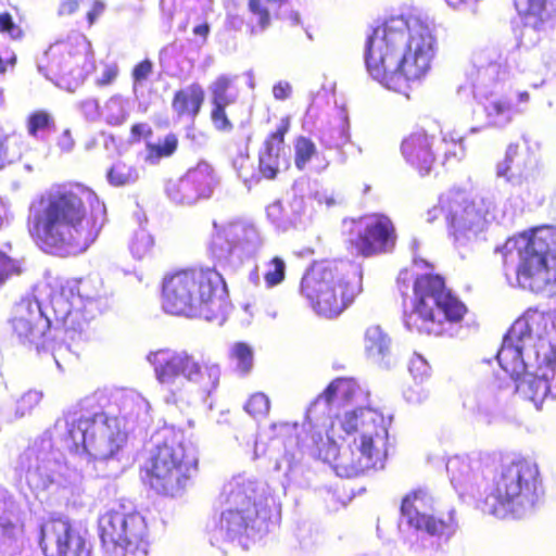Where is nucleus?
<instances>
[{"instance_id":"obj_62","label":"nucleus","mask_w":556,"mask_h":556,"mask_svg":"<svg viewBox=\"0 0 556 556\" xmlns=\"http://www.w3.org/2000/svg\"><path fill=\"white\" fill-rule=\"evenodd\" d=\"M292 93V87L288 81H278L273 87V96L276 100H287L291 97Z\"/></svg>"},{"instance_id":"obj_50","label":"nucleus","mask_w":556,"mask_h":556,"mask_svg":"<svg viewBox=\"0 0 556 556\" xmlns=\"http://www.w3.org/2000/svg\"><path fill=\"white\" fill-rule=\"evenodd\" d=\"M42 399V393L36 390H29L22 394V396L16 400L15 405V414L21 418L29 415L33 409L40 403Z\"/></svg>"},{"instance_id":"obj_60","label":"nucleus","mask_w":556,"mask_h":556,"mask_svg":"<svg viewBox=\"0 0 556 556\" xmlns=\"http://www.w3.org/2000/svg\"><path fill=\"white\" fill-rule=\"evenodd\" d=\"M56 147L62 153H71L75 148V140L71 129H64L56 138Z\"/></svg>"},{"instance_id":"obj_28","label":"nucleus","mask_w":556,"mask_h":556,"mask_svg":"<svg viewBox=\"0 0 556 556\" xmlns=\"http://www.w3.org/2000/svg\"><path fill=\"white\" fill-rule=\"evenodd\" d=\"M237 81V75L222 74L208 86L212 104L211 121L218 131L230 132L233 129L226 108L235 104L239 98Z\"/></svg>"},{"instance_id":"obj_37","label":"nucleus","mask_w":556,"mask_h":556,"mask_svg":"<svg viewBox=\"0 0 556 556\" xmlns=\"http://www.w3.org/2000/svg\"><path fill=\"white\" fill-rule=\"evenodd\" d=\"M517 155L518 146L514 143L509 144L504 160L496 166V176L504 178L511 185H520L523 180L529 179L533 175L535 166V161L531 157L520 166L519 163H516Z\"/></svg>"},{"instance_id":"obj_10","label":"nucleus","mask_w":556,"mask_h":556,"mask_svg":"<svg viewBox=\"0 0 556 556\" xmlns=\"http://www.w3.org/2000/svg\"><path fill=\"white\" fill-rule=\"evenodd\" d=\"M150 444L146 467L151 488L167 496L181 494L198 472L195 445L172 426L156 430Z\"/></svg>"},{"instance_id":"obj_63","label":"nucleus","mask_w":556,"mask_h":556,"mask_svg":"<svg viewBox=\"0 0 556 556\" xmlns=\"http://www.w3.org/2000/svg\"><path fill=\"white\" fill-rule=\"evenodd\" d=\"M186 137L197 146H202L206 141V136L194 127V122L187 127Z\"/></svg>"},{"instance_id":"obj_3","label":"nucleus","mask_w":556,"mask_h":556,"mask_svg":"<svg viewBox=\"0 0 556 556\" xmlns=\"http://www.w3.org/2000/svg\"><path fill=\"white\" fill-rule=\"evenodd\" d=\"M106 222V207L80 184L55 185L34 199L27 228L33 238L60 256L85 252Z\"/></svg>"},{"instance_id":"obj_44","label":"nucleus","mask_w":556,"mask_h":556,"mask_svg":"<svg viewBox=\"0 0 556 556\" xmlns=\"http://www.w3.org/2000/svg\"><path fill=\"white\" fill-rule=\"evenodd\" d=\"M154 238L146 229L140 227L136 230L129 241V251L134 258L143 260L152 255Z\"/></svg>"},{"instance_id":"obj_39","label":"nucleus","mask_w":556,"mask_h":556,"mask_svg":"<svg viewBox=\"0 0 556 556\" xmlns=\"http://www.w3.org/2000/svg\"><path fill=\"white\" fill-rule=\"evenodd\" d=\"M391 340L383 332L380 326H371L365 333V351L367 356L380 366L389 367V361H386L390 353Z\"/></svg>"},{"instance_id":"obj_23","label":"nucleus","mask_w":556,"mask_h":556,"mask_svg":"<svg viewBox=\"0 0 556 556\" xmlns=\"http://www.w3.org/2000/svg\"><path fill=\"white\" fill-rule=\"evenodd\" d=\"M507 77L508 71L498 50L486 48L473 53L472 65L467 73L473 97L508 90Z\"/></svg>"},{"instance_id":"obj_25","label":"nucleus","mask_w":556,"mask_h":556,"mask_svg":"<svg viewBox=\"0 0 556 556\" xmlns=\"http://www.w3.org/2000/svg\"><path fill=\"white\" fill-rule=\"evenodd\" d=\"M39 544L46 556H90L86 540L67 519L52 518L41 523Z\"/></svg>"},{"instance_id":"obj_32","label":"nucleus","mask_w":556,"mask_h":556,"mask_svg":"<svg viewBox=\"0 0 556 556\" xmlns=\"http://www.w3.org/2000/svg\"><path fill=\"white\" fill-rule=\"evenodd\" d=\"M23 532L22 509L14 495L0 486V547H12Z\"/></svg>"},{"instance_id":"obj_4","label":"nucleus","mask_w":556,"mask_h":556,"mask_svg":"<svg viewBox=\"0 0 556 556\" xmlns=\"http://www.w3.org/2000/svg\"><path fill=\"white\" fill-rule=\"evenodd\" d=\"M437 51L431 27L416 16H392L372 30L365 45V64L372 79L407 96L409 84L429 73Z\"/></svg>"},{"instance_id":"obj_64","label":"nucleus","mask_w":556,"mask_h":556,"mask_svg":"<svg viewBox=\"0 0 556 556\" xmlns=\"http://www.w3.org/2000/svg\"><path fill=\"white\" fill-rule=\"evenodd\" d=\"M131 138L139 140L142 137L150 136L152 134L151 126L147 123H138L131 126Z\"/></svg>"},{"instance_id":"obj_57","label":"nucleus","mask_w":556,"mask_h":556,"mask_svg":"<svg viewBox=\"0 0 556 556\" xmlns=\"http://www.w3.org/2000/svg\"><path fill=\"white\" fill-rule=\"evenodd\" d=\"M403 396L407 403L420 404L428 399V392L416 382L415 386L404 390Z\"/></svg>"},{"instance_id":"obj_7","label":"nucleus","mask_w":556,"mask_h":556,"mask_svg":"<svg viewBox=\"0 0 556 556\" xmlns=\"http://www.w3.org/2000/svg\"><path fill=\"white\" fill-rule=\"evenodd\" d=\"M269 500L261 482L237 478L225 484L222 513L208 529L211 544L249 549L268 531Z\"/></svg>"},{"instance_id":"obj_47","label":"nucleus","mask_w":556,"mask_h":556,"mask_svg":"<svg viewBox=\"0 0 556 556\" xmlns=\"http://www.w3.org/2000/svg\"><path fill=\"white\" fill-rule=\"evenodd\" d=\"M153 62L149 59H144L136 64L131 71L132 79V93L136 99L140 98L143 87L147 85L149 78L153 74Z\"/></svg>"},{"instance_id":"obj_56","label":"nucleus","mask_w":556,"mask_h":556,"mask_svg":"<svg viewBox=\"0 0 556 556\" xmlns=\"http://www.w3.org/2000/svg\"><path fill=\"white\" fill-rule=\"evenodd\" d=\"M20 273L21 268L18 263L0 251V285H2L12 275H17Z\"/></svg>"},{"instance_id":"obj_26","label":"nucleus","mask_w":556,"mask_h":556,"mask_svg":"<svg viewBox=\"0 0 556 556\" xmlns=\"http://www.w3.org/2000/svg\"><path fill=\"white\" fill-rule=\"evenodd\" d=\"M309 192V179L300 178L294 181L289 201L290 218L280 219L281 201H275L266 207V216L276 230L286 232L291 229H304L309 225L314 207L307 194Z\"/></svg>"},{"instance_id":"obj_24","label":"nucleus","mask_w":556,"mask_h":556,"mask_svg":"<svg viewBox=\"0 0 556 556\" xmlns=\"http://www.w3.org/2000/svg\"><path fill=\"white\" fill-rule=\"evenodd\" d=\"M219 184L220 179L213 166L201 161L180 179L169 181L166 193L177 204L192 205L200 200L210 199Z\"/></svg>"},{"instance_id":"obj_53","label":"nucleus","mask_w":556,"mask_h":556,"mask_svg":"<svg viewBox=\"0 0 556 556\" xmlns=\"http://www.w3.org/2000/svg\"><path fill=\"white\" fill-rule=\"evenodd\" d=\"M244 409L254 418L264 416L269 410V400L264 393H255L249 399Z\"/></svg>"},{"instance_id":"obj_20","label":"nucleus","mask_w":556,"mask_h":556,"mask_svg":"<svg viewBox=\"0 0 556 556\" xmlns=\"http://www.w3.org/2000/svg\"><path fill=\"white\" fill-rule=\"evenodd\" d=\"M37 68L49 79L56 77L65 80L70 77L76 87L94 70L91 43L83 35L55 42L37 62Z\"/></svg>"},{"instance_id":"obj_49","label":"nucleus","mask_w":556,"mask_h":556,"mask_svg":"<svg viewBox=\"0 0 556 556\" xmlns=\"http://www.w3.org/2000/svg\"><path fill=\"white\" fill-rule=\"evenodd\" d=\"M232 358L236 361V368L241 374H248L253 367V352L245 343H236L231 349Z\"/></svg>"},{"instance_id":"obj_48","label":"nucleus","mask_w":556,"mask_h":556,"mask_svg":"<svg viewBox=\"0 0 556 556\" xmlns=\"http://www.w3.org/2000/svg\"><path fill=\"white\" fill-rule=\"evenodd\" d=\"M286 277V263L281 257L275 256L265 264L264 282L266 288L280 285Z\"/></svg>"},{"instance_id":"obj_38","label":"nucleus","mask_w":556,"mask_h":556,"mask_svg":"<svg viewBox=\"0 0 556 556\" xmlns=\"http://www.w3.org/2000/svg\"><path fill=\"white\" fill-rule=\"evenodd\" d=\"M203 101V88L199 84H191L175 93L172 106L179 117H186L193 123L201 111Z\"/></svg>"},{"instance_id":"obj_55","label":"nucleus","mask_w":556,"mask_h":556,"mask_svg":"<svg viewBox=\"0 0 556 556\" xmlns=\"http://www.w3.org/2000/svg\"><path fill=\"white\" fill-rule=\"evenodd\" d=\"M409 372L414 379L422 382L430 376L431 367L428 362L419 354H414L408 365Z\"/></svg>"},{"instance_id":"obj_6","label":"nucleus","mask_w":556,"mask_h":556,"mask_svg":"<svg viewBox=\"0 0 556 556\" xmlns=\"http://www.w3.org/2000/svg\"><path fill=\"white\" fill-rule=\"evenodd\" d=\"M53 434L70 454L87 462L93 459L99 477L115 478L123 471L121 454L127 434L91 395L68 407L55 420Z\"/></svg>"},{"instance_id":"obj_46","label":"nucleus","mask_w":556,"mask_h":556,"mask_svg":"<svg viewBox=\"0 0 556 556\" xmlns=\"http://www.w3.org/2000/svg\"><path fill=\"white\" fill-rule=\"evenodd\" d=\"M106 178L110 185L121 187L137 181L139 175L136 168L119 162L110 168Z\"/></svg>"},{"instance_id":"obj_11","label":"nucleus","mask_w":556,"mask_h":556,"mask_svg":"<svg viewBox=\"0 0 556 556\" xmlns=\"http://www.w3.org/2000/svg\"><path fill=\"white\" fill-rule=\"evenodd\" d=\"M412 311H404V325L410 331L433 336H458L466 305L445 287L439 275L415 278Z\"/></svg>"},{"instance_id":"obj_22","label":"nucleus","mask_w":556,"mask_h":556,"mask_svg":"<svg viewBox=\"0 0 556 556\" xmlns=\"http://www.w3.org/2000/svg\"><path fill=\"white\" fill-rule=\"evenodd\" d=\"M103 406L111 418L122 425L128 435L135 430H147L152 421L150 403L134 390L117 391L108 394L97 391L90 394Z\"/></svg>"},{"instance_id":"obj_34","label":"nucleus","mask_w":556,"mask_h":556,"mask_svg":"<svg viewBox=\"0 0 556 556\" xmlns=\"http://www.w3.org/2000/svg\"><path fill=\"white\" fill-rule=\"evenodd\" d=\"M433 138L425 131H415L405 138L401 151L408 164L415 167L421 176L428 175L435 160L432 151Z\"/></svg>"},{"instance_id":"obj_40","label":"nucleus","mask_w":556,"mask_h":556,"mask_svg":"<svg viewBox=\"0 0 556 556\" xmlns=\"http://www.w3.org/2000/svg\"><path fill=\"white\" fill-rule=\"evenodd\" d=\"M27 135L37 140L45 141L56 129L54 116L46 110H35L25 119Z\"/></svg>"},{"instance_id":"obj_21","label":"nucleus","mask_w":556,"mask_h":556,"mask_svg":"<svg viewBox=\"0 0 556 556\" xmlns=\"http://www.w3.org/2000/svg\"><path fill=\"white\" fill-rule=\"evenodd\" d=\"M345 242L355 254L365 257L391 251L395 245V229L391 219L381 214L344 220Z\"/></svg>"},{"instance_id":"obj_52","label":"nucleus","mask_w":556,"mask_h":556,"mask_svg":"<svg viewBox=\"0 0 556 556\" xmlns=\"http://www.w3.org/2000/svg\"><path fill=\"white\" fill-rule=\"evenodd\" d=\"M309 202L315 201L318 205L325 204L328 208L339 203L332 191L320 188L316 181L309 180V192L307 194Z\"/></svg>"},{"instance_id":"obj_5","label":"nucleus","mask_w":556,"mask_h":556,"mask_svg":"<svg viewBox=\"0 0 556 556\" xmlns=\"http://www.w3.org/2000/svg\"><path fill=\"white\" fill-rule=\"evenodd\" d=\"M551 316L529 308L503 338L495 359L511 377L515 390L540 408L547 396L556 399V349L547 339Z\"/></svg>"},{"instance_id":"obj_41","label":"nucleus","mask_w":556,"mask_h":556,"mask_svg":"<svg viewBox=\"0 0 556 556\" xmlns=\"http://www.w3.org/2000/svg\"><path fill=\"white\" fill-rule=\"evenodd\" d=\"M131 103L121 94L110 97L102 106V119L109 126L116 127L125 124L130 115Z\"/></svg>"},{"instance_id":"obj_36","label":"nucleus","mask_w":556,"mask_h":556,"mask_svg":"<svg viewBox=\"0 0 556 556\" xmlns=\"http://www.w3.org/2000/svg\"><path fill=\"white\" fill-rule=\"evenodd\" d=\"M350 121L348 112L344 109H339L337 115L329 121L326 125L318 129V141L326 150H337L341 163H344L346 157L342 148L350 142Z\"/></svg>"},{"instance_id":"obj_1","label":"nucleus","mask_w":556,"mask_h":556,"mask_svg":"<svg viewBox=\"0 0 556 556\" xmlns=\"http://www.w3.org/2000/svg\"><path fill=\"white\" fill-rule=\"evenodd\" d=\"M369 392L353 378H337L306 410L305 420L280 424L279 434L268 440L251 429L236 440L252 459L267 458L273 470L290 484L308 485L304 456L319 457L323 447L337 439L351 438L338 451L333 468L340 477L353 478L370 469H382L388 455L390 417L370 407Z\"/></svg>"},{"instance_id":"obj_14","label":"nucleus","mask_w":556,"mask_h":556,"mask_svg":"<svg viewBox=\"0 0 556 556\" xmlns=\"http://www.w3.org/2000/svg\"><path fill=\"white\" fill-rule=\"evenodd\" d=\"M147 359L153 366L159 383L169 393L167 403L182 400L188 387L207 396L219 384V365L198 358L187 350L161 349L150 352Z\"/></svg>"},{"instance_id":"obj_18","label":"nucleus","mask_w":556,"mask_h":556,"mask_svg":"<svg viewBox=\"0 0 556 556\" xmlns=\"http://www.w3.org/2000/svg\"><path fill=\"white\" fill-rule=\"evenodd\" d=\"M264 238L258 227L249 219L213 223L208 252L215 265L235 273L263 248Z\"/></svg>"},{"instance_id":"obj_19","label":"nucleus","mask_w":556,"mask_h":556,"mask_svg":"<svg viewBox=\"0 0 556 556\" xmlns=\"http://www.w3.org/2000/svg\"><path fill=\"white\" fill-rule=\"evenodd\" d=\"M453 514L450 510L445 518L435 516L433 496L427 489H417L402 501L399 528L413 531L422 541L430 540L429 544L422 542L425 547L438 548L440 540L447 541L456 531Z\"/></svg>"},{"instance_id":"obj_58","label":"nucleus","mask_w":556,"mask_h":556,"mask_svg":"<svg viewBox=\"0 0 556 556\" xmlns=\"http://www.w3.org/2000/svg\"><path fill=\"white\" fill-rule=\"evenodd\" d=\"M119 68L116 63L104 64L100 76L97 78V85L100 87L111 85L118 76Z\"/></svg>"},{"instance_id":"obj_30","label":"nucleus","mask_w":556,"mask_h":556,"mask_svg":"<svg viewBox=\"0 0 556 556\" xmlns=\"http://www.w3.org/2000/svg\"><path fill=\"white\" fill-rule=\"evenodd\" d=\"M248 7L252 33L266 29L274 17L288 21L291 26L300 24V15L288 0H249Z\"/></svg>"},{"instance_id":"obj_45","label":"nucleus","mask_w":556,"mask_h":556,"mask_svg":"<svg viewBox=\"0 0 556 556\" xmlns=\"http://www.w3.org/2000/svg\"><path fill=\"white\" fill-rule=\"evenodd\" d=\"M318 160L319 153L314 141L307 137L300 136L294 141V165L303 170L313 159Z\"/></svg>"},{"instance_id":"obj_16","label":"nucleus","mask_w":556,"mask_h":556,"mask_svg":"<svg viewBox=\"0 0 556 556\" xmlns=\"http://www.w3.org/2000/svg\"><path fill=\"white\" fill-rule=\"evenodd\" d=\"M493 207V202L488 198H470L465 190L453 189L442 194L439 205L427 212V222L433 223L443 214L455 247L467 248L483 230Z\"/></svg>"},{"instance_id":"obj_35","label":"nucleus","mask_w":556,"mask_h":556,"mask_svg":"<svg viewBox=\"0 0 556 556\" xmlns=\"http://www.w3.org/2000/svg\"><path fill=\"white\" fill-rule=\"evenodd\" d=\"M289 129V121L281 119L276 131L265 140L258 154V170L266 179H274L280 165V152L283 149L285 135Z\"/></svg>"},{"instance_id":"obj_54","label":"nucleus","mask_w":556,"mask_h":556,"mask_svg":"<svg viewBox=\"0 0 556 556\" xmlns=\"http://www.w3.org/2000/svg\"><path fill=\"white\" fill-rule=\"evenodd\" d=\"M462 140L463 136L459 135L451 136L450 141H447L446 137L442 139V143L444 144V162L450 161L452 157L456 160L464 157L465 151L460 143Z\"/></svg>"},{"instance_id":"obj_29","label":"nucleus","mask_w":556,"mask_h":556,"mask_svg":"<svg viewBox=\"0 0 556 556\" xmlns=\"http://www.w3.org/2000/svg\"><path fill=\"white\" fill-rule=\"evenodd\" d=\"M480 467L478 460H472L468 456L456 455L447 459L446 471L459 497L475 495L480 488V480L486 479V473H491V470L482 471L480 477Z\"/></svg>"},{"instance_id":"obj_33","label":"nucleus","mask_w":556,"mask_h":556,"mask_svg":"<svg viewBox=\"0 0 556 556\" xmlns=\"http://www.w3.org/2000/svg\"><path fill=\"white\" fill-rule=\"evenodd\" d=\"M525 27L546 33L556 29V0H514Z\"/></svg>"},{"instance_id":"obj_8","label":"nucleus","mask_w":556,"mask_h":556,"mask_svg":"<svg viewBox=\"0 0 556 556\" xmlns=\"http://www.w3.org/2000/svg\"><path fill=\"white\" fill-rule=\"evenodd\" d=\"M162 306L172 315L222 324L229 306L226 282L216 268L177 271L164 278Z\"/></svg>"},{"instance_id":"obj_42","label":"nucleus","mask_w":556,"mask_h":556,"mask_svg":"<svg viewBox=\"0 0 556 556\" xmlns=\"http://www.w3.org/2000/svg\"><path fill=\"white\" fill-rule=\"evenodd\" d=\"M178 147V138L175 134H167L157 142H148L143 154L144 162L157 164L162 159L172 156Z\"/></svg>"},{"instance_id":"obj_15","label":"nucleus","mask_w":556,"mask_h":556,"mask_svg":"<svg viewBox=\"0 0 556 556\" xmlns=\"http://www.w3.org/2000/svg\"><path fill=\"white\" fill-rule=\"evenodd\" d=\"M61 450L52 428L20 455L15 469L37 496L66 490L80 480L79 471L67 465Z\"/></svg>"},{"instance_id":"obj_9","label":"nucleus","mask_w":556,"mask_h":556,"mask_svg":"<svg viewBox=\"0 0 556 556\" xmlns=\"http://www.w3.org/2000/svg\"><path fill=\"white\" fill-rule=\"evenodd\" d=\"M496 252L502 254L504 275L511 287L533 293L553 292L556 274L551 262L556 260L555 227L544 226L509 238Z\"/></svg>"},{"instance_id":"obj_2","label":"nucleus","mask_w":556,"mask_h":556,"mask_svg":"<svg viewBox=\"0 0 556 556\" xmlns=\"http://www.w3.org/2000/svg\"><path fill=\"white\" fill-rule=\"evenodd\" d=\"M100 294L91 290L87 280H68L59 288L51 289L48 301L28 294L13 307L10 324L18 342L39 355L50 353L55 365L71 355V343H56L48 338L51 329L63 328L65 340L71 342L84 338L91 319L99 312Z\"/></svg>"},{"instance_id":"obj_59","label":"nucleus","mask_w":556,"mask_h":556,"mask_svg":"<svg viewBox=\"0 0 556 556\" xmlns=\"http://www.w3.org/2000/svg\"><path fill=\"white\" fill-rule=\"evenodd\" d=\"M0 33H8L12 39L22 37V29L13 23L9 13L0 14Z\"/></svg>"},{"instance_id":"obj_61","label":"nucleus","mask_w":556,"mask_h":556,"mask_svg":"<svg viewBox=\"0 0 556 556\" xmlns=\"http://www.w3.org/2000/svg\"><path fill=\"white\" fill-rule=\"evenodd\" d=\"M106 5L102 0H93L90 10L86 14L88 25L92 26L104 13Z\"/></svg>"},{"instance_id":"obj_17","label":"nucleus","mask_w":556,"mask_h":556,"mask_svg":"<svg viewBox=\"0 0 556 556\" xmlns=\"http://www.w3.org/2000/svg\"><path fill=\"white\" fill-rule=\"evenodd\" d=\"M98 528L108 556H147V522L130 503H114L100 515Z\"/></svg>"},{"instance_id":"obj_43","label":"nucleus","mask_w":556,"mask_h":556,"mask_svg":"<svg viewBox=\"0 0 556 556\" xmlns=\"http://www.w3.org/2000/svg\"><path fill=\"white\" fill-rule=\"evenodd\" d=\"M23 138L16 132L7 134L0 126V169L22 156Z\"/></svg>"},{"instance_id":"obj_27","label":"nucleus","mask_w":556,"mask_h":556,"mask_svg":"<svg viewBox=\"0 0 556 556\" xmlns=\"http://www.w3.org/2000/svg\"><path fill=\"white\" fill-rule=\"evenodd\" d=\"M475 98L483 105L486 124L491 127L504 128L516 115L525 112L521 105L528 103L529 93L527 91L515 93L508 89Z\"/></svg>"},{"instance_id":"obj_12","label":"nucleus","mask_w":556,"mask_h":556,"mask_svg":"<svg viewBox=\"0 0 556 556\" xmlns=\"http://www.w3.org/2000/svg\"><path fill=\"white\" fill-rule=\"evenodd\" d=\"M542 493L535 464L521 458L504 460L492 472L480 508L484 514L500 519L521 518L534 508Z\"/></svg>"},{"instance_id":"obj_51","label":"nucleus","mask_w":556,"mask_h":556,"mask_svg":"<svg viewBox=\"0 0 556 556\" xmlns=\"http://www.w3.org/2000/svg\"><path fill=\"white\" fill-rule=\"evenodd\" d=\"M75 108L88 123H96L102 117V108H100L98 100L94 98L80 100L76 102Z\"/></svg>"},{"instance_id":"obj_31","label":"nucleus","mask_w":556,"mask_h":556,"mask_svg":"<svg viewBox=\"0 0 556 556\" xmlns=\"http://www.w3.org/2000/svg\"><path fill=\"white\" fill-rule=\"evenodd\" d=\"M501 368L507 377L479 386L471 395L466 397L465 406L471 410L489 414L506 393H518L515 390L517 379L511 377L502 366Z\"/></svg>"},{"instance_id":"obj_13","label":"nucleus","mask_w":556,"mask_h":556,"mask_svg":"<svg viewBox=\"0 0 556 556\" xmlns=\"http://www.w3.org/2000/svg\"><path fill=\"white\" fill-rule=\"evenodd\" d=\"M362 271L349 261L315 263L301 281V292L319 316L333 318L350 305L361 291Z\"/></svg>"}]
</instances>
